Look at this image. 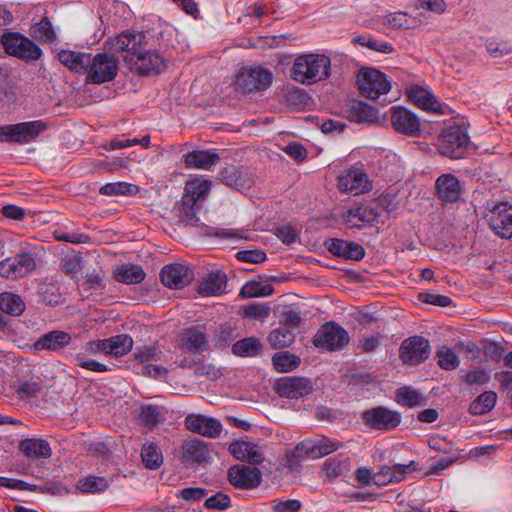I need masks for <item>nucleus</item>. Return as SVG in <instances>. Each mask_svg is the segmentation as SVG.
I'll return each instance as SVG.
<instances>
[{
    "mask_svg": "<svg viewBox=\"0 0 512 512\" xmlns=\"http://www.w3.org/2000/svg\"><path fill=\"white\" fill-rule=\"evenodd\" d=\"M275 391L281 397L298 399L309 395L313 390V383L306 377H282L275 382Z\"/></svg>",
    "mask_w": 512,
    "mask_h": 512,
    "instance_id": "14",
    "label": "nucleus"
},
{
    "mask_svg": "<svg viewBox=\"0 0 512 512\" xmlns=\"http://www.w3.org/2000/svg\"><path fill=\"white\" fill-rule=\"evenodd\" d=\"M204 506L210 510L224 511L231 506V499L229 495L217 492L205 500Z\"/></svg>",
    "mask_w": 512,
    "mask_h": 512,
    "instance_id": "55",
    "label": "nucleus"
},
{
    "mask_svg": "<svg viewBox=\"0 0 512 512\" xmlns=\"http://www.w3.org/2000/svg\"><path fill=\"white\" fill-rule=\"evenodd\" d=\"M272 73L262 67L242 68L236 77V87L243 93L248 94L255 91H262L272 83Z\"/></svg>",
    "mask_w": 512,
    "mask_h": 512,
    "instance_id": "10",
    "label": "nucleus"
},
{
    "mask_svg": "<svg viewBox=\"0 0 512 512\" xmlns=\"http://www.w3.org/2000/svg\"><path fill=\"white\" fill-rule=\"evenodd\" d=\"M396 401L402 406L413 408L423 403V397L414 388L404 386L396 390Z\"/></svg>",
    "mask_w": 512,
    "mask_h": 512,
    "instance_id": "45",
    "label": "nucleus"
},
{
    "mask_svg": "<svg viewBox=\"0 0 512 512\" xmlns=\"http://www.w3.org/2000/svg\"><path fill=\"white\" fill-rule=\"evenodd\" d=\"M146 46L143 45L134 56L124 55L123 61L130 71L140 76L157 75L165 69V61L160 54L148 51Z\"/></svg>",
    "mask_w": 512,
    "mask_h": 512,
    "instance_id": "3",
    "label": "nucleus"
},
{
    "mask_svg": "<svg viewBox=\"0 0 512 512\" xmlns=\"http://www.w3.org/2000/svg\"><path fill=\"white\" fill-rule=\"evenodd\" d=\"M53 236L58 241L69 242L73 244H83L90 241V237L83 233H65L61 229H55Z\"/></svg>",
    "mask_w": 512,
    "mask_h": 512,
    "instance_id": "59",
    "label": "nucleus"
},
{
    "mask_svg": "<svg viewBox=\"0 0 512 512\" xmlns=\"http://www.w3.org/2000/svg\"><path fill=\"white\" fill-rule=\"evenodd\" d=\"M414 461L408 465L395 464L393 466L384 465L378 472L384 474L391 482H400L405 479L406 475L415 470L412 468Z\"/></svg>",
    "mask_w": 512,
    "mask_h": 512,
    "instance_id": "52",
    "label": "nucleus"
},
{
    "mask_svg": "<svg viewBox=\"0 0 512 512\" xmlns=\"http://www.w3.org/2000/svg\"><path fill=\"white\" fill-rule=\"evenodd\" d=\"M347 113L354 122L375 123L379 120L377 109L360 100L351 101Z\"/></svg>",
    "mask_w": 512,
    "mask_h": 512,
    "instance_id": "31",
    "label": "nucleus"
},
{
    "mask_svg": "<svg viewBox=\"0 0 512 512\" xmlns=\"http://www.w3.org/2000/svg\"><path fill=\"white\" fill-rule=\"evenodd\" d=\"M274 292L270 284L262 285L258 281H249L240 290V296L243 298L265 297Z\"/></svg>",
    "mask_w": 512,
    "mask_h": 512,
    "instance_id": "49",
    "label": "nucleus"
},
{
    "mask_svg": "<svg viewBox=\"0 0 512 512\" xmlns=\"http://www.w3.org/2000/svg\"><path fill=\"white\" fill-rule=\"evenodd\" d=\"M497 394L493 391H486L480 394L469 406L472 415H483L493 409L496 404Z\"/></svg>",
    "mask_w": 512,
    "mask_h": 512,
    "instance_id": "40",
    "label": "nucleus"
},
{
    "mask_svg": "<svg viewBox=\"0 0 512 512\" xmlns=\"http://www.w3.org/2000/svg\"><path fill=\"white\" fill-rule=\"evenodd\" d=\"M194 278L193 271L186 265L173 263L162 268L160 279L164 286L171 289H181Z\"/></svg>",
    "mask_w": 512,
    "mask_h": 512,
    "instance_id": "16",
    "label": "nucleus"
},
{
    "mask_svg": "<svg viewBox=\"0 0 512 512\" xmlns=\"http://www.w3.org/2000/svg\"><path fill=\"white\" fill-rule=\"evenodd\" d=\"M436 357L438 365L445 370H454L460 364L457 354L453 349L445 345L436 351Z\"/></svg>",
    "mask_w": 512,
    "mask_h": 512,
    "instance_id": "51",
    "label": "nucleus"
},
{
    "mask_svg": "<svg viewBox=\"0 0 512 512\" xmlns=\"http://www.w3.org/2000/svg\"><path fill=\"white\" fill-rule=\"evenodd\" d=\"M20 125L23 132L22 140L25 143L35 140L47 128L46 123L41 120L22 122Z\"/></svg>",
    "mask_w": 512,
    "mask_h": 512,
    "instance_id": "54",
    "label": "nucleus"
},
{
    "mask_svg": "<svg viewBox=\"0 0 512 512\" xmlns=\"http://www.w3.org/2000/svg\"><path fill=\"white\" fill-rule=\"evenodd\" d=\"M106 355L114 357H122L128 354L132 348L134 341L128 334H118L105 339Z\"/></svg>",
    "mask_w": 512,
    "mask_h": 512,
    "instance_id": "33",
    "label": "nucleus"
},
{
    "mask_svg": "<svg viewBox=\"0 0 512 512\" xmlns=\"http://www.w3.org/2000/svg\"><path fill=\"white\" fill-rule=\"evenodd\" d=\"M295 339V334L292 330L286 327H279L272 330L268 335V342L273 349H282L289 347Z\"/></svg>",
    "mask_w": 512,
    "mask_h": 512,
    "instance_id": "42",
    "label": "nucleus"
},
{
    "mask_svg": "<svg viewBox=\"0 0 512 512\" xmlns=\"http://www.w3.org/2000/svg\"><path fill=\"white\" fill-rule=\"evenodd\" d=\"M470 145L465 128L457 125L448 126L442 130L438 150L451 159H461L467 154Z\"/></svg>",
    "mask_w": 512,
    "mask_h": 512,
    "instance_id": "2",
    "label": "nucleus"
},
{
    "mask_svg": "<svg viewBox=\"0 0 512 512\" xmlns=\"http://www.w3.org/2000/svg\"><path fill=\"white\" fill-rule=\"evenodd\" d=\"M72 341L69 333L62 330H52L41 335L34 343L35 350H47L59 352L67 347Z\"/></svg>",
    "mask_w": 512,
    "mask_h": 512,
    "instance_id": "23",
    "label": "nucleus"
},
{
    "mask_svg": "<svg viewBox=\"0 0 512 512\" xmlns=\"http://www.w3.org/2000/svg\"><path fill=\"white\" fill-rule=\"evenodd\" d=\"M19 450L25 457L31 459H47L52 455L49 443L38 438H27L20 441Z\"/></svg>",
    "mask_w": 512,
    "mask_h": 512,
    "instance_id": "29",
    "label": "nucleus"
},
{
    "mask_svg": "<svg viewBox=\"0 0 512 512\" xmlns=\"http://www.w3.org/2000/svg\"><path fill=\"white\" fill-rule=\"evenodd\" d=\"M134 359L139 363H145L150 360H159V352L154 346H141L138 347L134 353Z\"/></svg>",
    "mask_w": 512,
    "mask_h": 512,
    "instance_id": "64",
    "label": "nucleus"
},
{
    "mask_svg": "<svg viewBox=\"0 0 512 512\" xmlns=\"http://www.w3.org/2000/svg\"><path fill=\"white\" fill-rule=\"evenodd\" d=\"M431 354V346L428 339L414 335L402 341L399 347V359L405 365L418 366L425 362Z\"/></svg>",
    "mask_w": 512,
    "mask_h": 512,
    "instance_id": "6",
    "label": "nucleus"
},
{
    "mask_svg": "<svg viewBox=\"0 0 512 512\" xmlns=\"http://www.w3.org/2000/svg\"><path fill=\"white\" fill-rule=\"evenodd\" d=\"M262 344L256 337H247L236 341L232 346L233 354L241 357H254L260 354Z\"/></svg>",
    "mask_w": 512,
    "mask_h": 512,
    "instance_id": "38",
    "label": "nucleus"
},
{
    "mask_svg": "<svg viewBox=\"0 0 512 512\" xmlns=\"http://www.w3.org/2000/svg\"><path fill=\"white\" fill-rule=\"evenodd\" d=\"M111 481L112 478L89 475L80 479L77 482L76 488L84 494H95L105 491L109 487Z\"/></svg>",
    "mask_w": 512,
    "mask_h": 512,
    "instance_id": "35",
    "label": "nucleus"
},
{
    "mask_svg": "<svg viewBox=\"0 0 512 512\" xmlns=\"http://www.w3.org/2000/svg\"><path fill=\"white\" fill-rule=\"evenodd\" d=\"M390 121L393 129L406 136L416 137L421 130L419 118L402 106H394L390 110Z\"/></svg>",
    "mask_w": 512,
    "mask_h": 512,
    "instance_id": "13",
    "label": "nucleus"
},
{
    "mask_svg": "<svg viewBox=\"0 0 512 512\" xmlns=\"http://www.w3.org/2000/svg\"><path fill=\"white\" fill-rule=\"evenodd\" d=\"M325 246L330 253L337 257L361 260L365 256L363 246L353 241L332 238L325 242Z\"/></svg>",
    "mask_w": 512,
    "mask_h": 512,
    "instance_id": "21",
    "label": "nucleus"
},
{
    "mask_svg": "<svg viewBox=\"0 0 512 512\" xmlns=\"http://www.w3.org/2000/svg\"><path fill=\"white\" fill-rule=\"evenodd\" d=\"M408 96L416 106L424 111L445 114L448 108L446 105H442L432 93L421 86L411 87L408 91Z\"/></svg>",
    "mask_w": 512,
    "mask_h": 512,
    "instance_id": "22",
    "label": "nucleus"
},
{
    "mask_svg": "<svg viewBox=\"0 0 512 512\" xmlns=\"http://www.w3.org/2000/svg\"><path fill=\"white\" fill-rule=\"evenodd\" d=\"M30 36L44 43H52L56 39V33L47 17L42 18L30 28Z\"/></svg>",
    "mask_w": 512,
    "mask_h": 512,
    "instance_id": "41",
    "label": "nucleus"
},
{
    "mask_svg": "<svg viewBox=\"0 0 512 512\" xmlns=\"http://www.w3.org/2000/svg\"><path fill=\"white\" fill-rule=\"evenodd\" d=\"M40 301L46 305L56 306L61 302L59 289L53 283L43 282L38 287Z\"/></svg>",
    "mask_w": 512,
    "mask_h": 512,
    "instance_id": "50",
    "label": "nucleus"
},
{
    "mask_svg": "<svg viewBox=\"0 0 512 512\" xmlns=\"http://www.w3.org/2000/svg\"><path fill=\"white\" fill-rule=\"evenodd\" d=\"M118 282L124 284H138L145 278V272L139 265H122L114 273Z\"/></svg>",
    "mask_w": 512,
    "mask_h": 512,
    "instance_id": "37",
    "label": "nucleus"
},
{
    "mask_svg": "<svg viewBox=\"0 0 512 512\" xmlns=\"http://www.w3.org/2000/svg\"><path fill=\"white\" fill-rule=\"evenodd\" d=\"M274 368L279 372H289L297 368L300 364V358L287 351L274 354L272 357Z\"/></svg>",
    "mask_w": 512,
    "mask_h": 512,
    "instance_id": "46",
    "label": "nucleus"
},
{
    "mask_svg": "<svg viewBox=\"0 0 512 512\" xmlns=\"http://www.w3.org/2000/svg\"><path fill=\"white\" fill-rule=\"evenodd\" d=\"M25 303L22 298L11 292L0 293V310L12 316H20L25 311Z\"/></svg>",
    "mask_w": 512,
    "mask_h": 512,
    "instance_id": "36",
    "label": "nucleus"
},
{
    "mask_svg": "<svg viewBox=\"0 0 512 512\" xmlns=\"http://www.w3.org/2000/svg\"><path fill=\"white\" fill-rule=\"evenodd\" d=\"M138 186L126 183L115 182L105 184L100 188V193L103 195H133L138 192Z\"/></svg>",
    "mask_w": 512,
    "mask_h": 512,
    "instance_id": "53",
    "label": "nucleus"
},
{
    "mask_svg": "<svg viewBox=\"0 0 512 512\" xmlns=\"http://www.w3.org/2000/svg\"><path fill=\"white\" fill-rule=\"evenodd\" d=\"M183 459L186 462L205 463L210 459L207 444L198 439H192L183 445Z\"/></svg>",
    "mask_w": 512,
    "mask_h": 512,
    "instance_id": "32",
    "label": "nucleus"
},
{
    "mask_svg": "<svg viewBox=\"0 0 512 512\" xmlns=\"http://www.w3.org/2000/svg\"><path fill=\"white\" fill-rule=\"evenodd\" d=\"M227 284L226 274L222 271L210 272L199 284L198 292L202 296L219 295Z\"/></svg>",
    "mask_w": 512,
    "mask_h": 512,
    "instance_id": "30",
    "label": "nucleus"
},
{
    "mask_svg": "<svg viewBox=\"0 0 512 512\" xmlns=\"http://www.w3.org/2000/svg\"><path fill=\"white\" fill-rule=\"evenodd\" d=\"M361 418L366 426L374 430L390 431L401 423V413L385 406H378L362 412Z\"/></svg>",
    "mask_w": 512,
    "mask_h": 512,
    "instance_id": "11",
    "label": "nucleus"
},
{
    "mask_svg": "<svg viewBox=\"0 0 512 512\" xmlns=\"http://www.w3.org/2000/svg\"><path fill=\"white\" fill-rule=\"evenodd\" d=\"M35 268V256L30 252H21L0 261V276L8 280H17L27 276Z\"/></svg>",
    "mask_w": 512,
    "mask_h": 512,
    "instance_id": "9",
    "label": "nucleus"
},
{
    "mask_svg": "<svg viewBox=\"0 0 512 512\" xmlns=\"http://www.w3.org/2000/svg\"><path fill=\"white\" fill-rule=\"evenodd\" d=\"M331 60L322 54L298 56L292 66V78L302 84H313L330 76Z\"/></svg>",
    "mask_w": 512,
    "mask_h": 512,
    "instance_id": "1",
    "label": "nucleus"
},
{
    "mask_svg": "<svg viewBox=\"0 0 512 512\" xmlns=\"http://www.w3.org/2000/svg\"><path fill=\"white\" fill-rule=\"evenodd\" d=\"M185 347L189 351L202 352L206 349L207 339L205 334L195 328H189L185 331Z\"/></svg>",
    "mask_w": 512,
    "mask_h": 512,
    "instance_id": "48",
    "label": "nucleus"
},
{
    "mask_svg": "<svg viewBox=\"0 0 512 512\" xmlns=\"http://www.w3.org/2000/svg\"><path fill=\"white\" fill-rule=\"evenodd\" d=\"M111 48L125 55L134 56L143 45H147L146 36L142 32H124L110 39Z\"/></svg>",
    "mask_w": 512,
    "mask_h": 512,
    "instance_id": "20",
    "label": "nucleus"
},
{
    "mask_svg": "<svg viewBox=\"0 0 512 512\" xmlns=\"http://www.w3.org/2000/svg\"><path fill=\"white\" fill-rule=\"evenodd\" d=\"M86 83L103 84L115 79L119 70V60L108 52L91 54Z\"/></svg>",
    "mask_w": 512,
    "mask_h": 512,
    "instance_id": "4",
    "label": "nucleus"
},
{
    "mask_svg": "<svg viewBox=\"0 0 512 512\" xmlns=\"http://www.w3.org/2000/svg\"><path fill=\"white\" fill-rule=\"evenodd\" d=\"M313 345L327 351H336L349 343L347 331L334 322L325 323L313 337Z\"/></svg>",
    "mask_w": 512,
    "mask_h": 512,
    "instance_id": "8",
    "label": "nucleus"
},
{
    "mask_svg": "<svg viewBox=\"0 0 512 512\" xmlns=\"http://www.w3.org/2000/svg\"><path fill=\"white\" fill-rule=\"evenodd\" d=\"M339 190L353 195L365 193L371 189V183L367 175L358 168L345 171L338 177Z\"/></svg>",
    "mask_w": 512,
    "mask_h": 512,
    "instance_id": "18",
    "label": "nucleus"
},
{
    "mask_svg": "<svg viewBox=\"0 0 512 512\" xmlns=\"http://www.w3.org/2000/svg\"><path fill=\"white\" fill-rule=\"evenodd\" d=\"M186 429L208 438H217L223 429L221 422L203 414H189L184 419Z\"/></svg>",
    "mask_w": 512,
    "mask_h": 512,
    "instance_id": "15",
    "label": "nucleus"
},
{
    "mask_svg": "<svg viewBox=\"0 0 512 512\" xmlns=\"http://www.w3.org/2000/svg\"><path fill=\"white\" fill-rule=\"evenodd\" d=\"M105 272L101 269H93L91 272H87L85 275V283L87 288L90 290H102L105 288L104 283Z\"/></svg>",
    "mask_w": 512,
    "mask_h": 512,
    "instance_id": "58",
    "label": "nucleus"
},
{
    "mask_svg": "<svg viewBox=\"0 0 512 512\" xmlns=\"http://www.w3.org/2000/svg\"><path fill=\"white\" fill-rule=\"evenodd\" d=\"M381 24L390 29H411L414 27L415 20L405 12H393L382 17Z\"/></svg>",
    "mask_w": 512,
    "mask_h": 512,
    "instance_id": "43",
    "label": "nucleus"
},
{
    "mask_svg": "<svg viewBox=\"0 0 512 512\" xmlns=\"http://www.w3.org/2000/svg\"><path fill=\"white\" fill-rule=\"evenodd\" d=\"M160 413L158 408L153 405H145L141 408L139 415L141 423L147 428H153L159 422Z\"/></svg>",
    "mask_w": 512,
    "mask_h": 512,
    "instance_id": "56",
    "label": "nucleus"
},
{
    "mask_svg": "<svg viewBox=\"0 0 512 512\" xmlns=\"http://www.w3.org/2000/svg\"><path fill=\"white\" fill-rule=\"evenodd\" d=\"M269 314L270 307L267 304L251 303L244 307V315L254 320L264 319Z\"/></svg>",
    "mask_w": 512,
    "mask_h": 512,
    "instance_id": "61",
    "label": "nucleus"
},
{
    "mask_svg": "<svg viewBox=\"0 0 512 512\" xmlns=\"http://www.w3.org/2000/svg\"><path fill=\"white\" fill-rule=\"evenodd\" d=\"M5 52L25 62L36 61L42 55V50L28 37L19 32H6L1 37Z\"/></svg>",
    "mask_w": 512,
    "mask_h": 512,
    "instance_id": "5",
    "label": "nucleus"
},
{
    "mask_svg": "<svg viewBox=\"0 0 512 512\" xmlns=\"http://www.w3.org/2000/svg\"><path fill=\"white\" fill-rule=\"evenodd\" d=\"M379 212L377 208L369 205L349 209L344 215L345 222L351 227L362 228L364 225H372L377 221Z\"/></svg>",
    "mask_w": 512,
    "mask_h": 512,
    "instance_id": "27",
    "label": "nucleus"
},
{
    "mask_svg": "<svg viewBox=\"0 0 512 512\" xmlns=\"http://www.w3.org/2000/svg\"><path fill=\"white\" fill-rule=\"evenodd\" d=\"M227 478L233 487L242 490H251L261 484L262 473L256 467L236 464L228 469Z\"/></svg>",
    "mask_w": 512,
    "mask_h": 512,
    "instance_id": "12",
    "label": "nucleus"
},
{
    "mask_svg": "<svg viewBox=\"0 0 512 512\" xmlns=\"http://www.w3.org/2000/svg\"><path fill=\"white\" fill-rule=\"evenodd\" d=\"M220 160L219 155L211 150H194L183 156L187 168L208 170Z\"/></svg>",
    "mask_w": 512,
    "mask_h": 512,
    "instance_id": "28",
    "label": "nucleus"
},
{
    "mask_svg": "<svg viewBox=\"0 0 512 512\" xmlns=\"http://www.w3.org/2000/svg\"><path fill=\"white\" fill-rule=\"evenodd\" d=\"M242 173L241 170L233 166L226 167L219 173V178L227 186L243 189L250 185V180L246 183V181L242 179Z\"/></svg>",
    "mask_w": 512,
    "mask_h": 512,
    "instance_id": "47",
    "label": "nucleus"
},
{
    "mask_svg": "<svg viewBox=\"0 0 512 512\" xmlns=\"http://www.w3.org/2000/svg\"><path fill=\"white\" fill-rule=\"evenodd\" d=\"M57 58L59 62L66 66L70 71L78 74L87 75L89 64H91L90 53L62 50L58 53Z\"/></svg>",
    "mask_w": 512,
    "mask_h": 512,
    "instance_id": "25",
    "label": "nucleus"
},
{
    "mask_svg": "<svg viewBox=\"0 0 512 512\" xmlns=\"http://www.w3.org/2000/svg\"><path fill=\"white\" fill-rule=\"evenodd\" d=\"M490 228L501 238L512 237V206L500 203L493 207L489 216Z\"/></svg>",
    "mask_w": 512,
    "mask_h": 512,
    "instance_id": "17",
    "label": "nucleus"
},
{
    "mask_svg": "<svg viewBox=\"0 0 512 512\" xmlns=\"http://www.w3.org/2000/svg\"><path fill=\"white\" fill-rule=\"evenodd\" d=\"M237 337V332L234 327L229 324H224L216 331V341L219 347H226L231 341Z\"/></svg>",
    "mask_w": 512,
    "mask_h": 512,
    "instance_id": "60",
    "label": "nucleus"
},
{
    "mask_svg": "<svg viewBox=\"0 0 512 512\" xmlns=\"http://www.w3.org/2000/svg\"><path fill=\"white\" fill-rule=\"evenodd\" d=\"M300 312L294 309H287L280 316V324L290 330L297 328L301 323Z\"/></svg>",
    "mask_w": 512,
    "mask_h": 512,
    "instance_id": "63",
    "label": "nucleus"
},
{
    "mask_svg": "<svg viewBox=\"0 0 512 512\" xmlns=\"http://www.w3.org/2000/svg\"><path fill=\"white\" fill-rule=\"evenodd\" d=\"M199 208L198 203L192 201H186L183 198L181 202L177 205V213L179 216V221L185 225L195 226L197 225L199 219L196 217L197 210Z\"/></svg>",
    "mask_w": 512,
    "mask_h": 512,
    "instance_id": "44",
    "label": "nucleus"
},
{
    "mask_svg": "<svg viewBox=\"0 0 512 512\" xmlns=\"http://www.w3.org/2000/svg\"><path fill=\"white\" fill-rule=\"evenodd\" d=\"M357 82L361 95L375 100L380 95L387 94L391 89L390 81L381 71L368 68L359 73Z\"/></svg>",
    "mask_w": 512,
    "mask_h": 512,
    "instance_id": "7",
    "label": "nucleus"
},
{
    "mask_svg": "<svg viewBox=\"0 0 512 512\" xmlns=\"http://www.w3.org/2000/svg\"><path fill=\"white\" fill-rule=\"evenodd\" d=\"M141 458L144 466L151 470L158 469L163 463L162 452L153 442L145 443L143 445Z\"/></svg>",
    "mask_w": 512,
    "mask_h": 512,
    "instance_id": "39",
    "label": "nucleus"
},
{
    "mask_svg": "<svg viewBox=\"0 0 512 512\" xmlns=\"http://www.w3.org/2000/svg\"><path fill=\"white\" fill-rule=\"evenodd\" d=\"M438 197L445 202H455L461 194V186L457 177L447 173L439 176L435 182Z\"/></svg>",
    "mask_w": 512,
    "mask_h": 512,
    "instance_id": "26",
    "label": "nucleus"
},
{
    "mask_svg": "<svg viewBox=\"0 0 512 512\" xmlns=\"http://www.w3.org/2000/svg\"><path fill=\"white\" fill-rule=\"evenodd\" d=\"M229 451L239 461H245L253 465L261 464L264 455L258 445L247 441H235L229 445Z\"/></svg>",
    "mask_w": 512,
    "mask_h": 512,
    "instance_id": "24",
    "label": "nucleus"
},
{
    "mask_svg": "<svg viewBox=\"0 0 512 512\" xmlns=\"http://www.w3.org/2000/svg\"><path fill=\"white\" fill-rule=\"evenodd\" d=\"M342 444L332 441L326 437H320L315 440L302 441L296 446V450L310 458H320L336 451Z\"/></svg>",
    "mask_w": 512,
    "mask_h": 512,
    "instance_id": "19",
    "label": "nucleus"
},
{
    "mask_svg": "<svg viewBox=\"0 0 512 512\" xmlns=\"http://www.w3.org/2000/svg\"><path fill=\"white\" fill-rule=\"evenodd\" d=\"M74 361L75 365L93 372L110 371V368L107 365L93 359H86L81 354H77L74 358Z\"/></svg>",
    "mask_w": 512,
    "mask_h": 512,
    "instance_id": "62",
    "label": "nucleus"
},
{
    "mask_svg": "<svg viewBox=\"0 0 512 512\" xmlns=\"http://www.w3.org/2000/svg\"><path fill=\"white\" fill-rule=\"evenodd\" d=\"M210 189V182L196 177L186 182L184 187L183 199L198 203L203 200Z\"/></svg>",
    "mask_w": 512,
    "mask_h": 512,
    "instance_id": "34",
    "label": "nucleus"
},
{
    "mask_svg": "<svg viewBox=\"0 0 512 512\" xmlns=\"http://www.w3.org/2000/svg\"><path fill=\"white\" fill-rule=\"evenodd\" d=\"M309 100V96L303 90H290L285 94V103L294 109L303 108Z\"/></svg>",
    "mask_w": 512,
    "mask_h": 512,
    "instance_id": "57",
    "label": "nucleus"
}]
</instances>
